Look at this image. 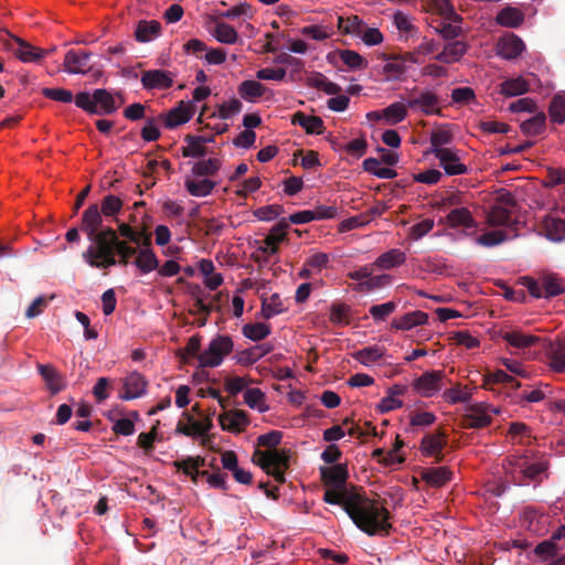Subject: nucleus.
Segmentation results:
<instances>
[{
	"label": "nucleus",
	"instance_id": "obj_1",
	"mask_svg": "<svg viewBox=\"0 0 565 565\" xmlns=\"http://www.w3.org/2000/svg\"><path fill=\"white\" fill-rule=\"evenodd\" d=\"M344 510L353 523L367 535H384L391 529L387 509L376 501L352 499L344 503Z\"/></svg>",
	"mask_w": 565,
	"mask_h": 565
},
{
	"label": "nucleus",
	"instance_id": "obj_2",
	"mask_svg": "<svg viewBox=\"0 0 565 565\" xmlns=\"http://www.w3.org/2000/svg\"><path fill=\"white\" fill-rule=\"evenodd\" d=\"M282 434L278 430H271L258 437L262 446L269 447L266 451L256 452V460L259 467L276 481H285V471L289 467L290 452L286 449L275 448L281 440Z\"/></svg>",
	"mask_w": 565,
	"mask_h": 565
},
{
	"label": "nucleus",
	"instance_id": "obj_3",
	"mask_svg": "<svg viewBox=\"0 0 565 565\" xmlns=\"http://www.w3.org/2000/svg\"><path fill=\"white\" fill-rule=\"evenodd\" d=\"M104 217L97 204L89 205L83 213L82 231L86 233L90 242L83 253L84 260L92 257L93 253L100 255L102 252L104 254L107 249L106 241L115 233L109 226L103 227Z\"/></svg>",
	"mask_w": 565,
	"mask_h": 565
},
{
	"label": "nucleus",
	"instance_id": "obj_4",
	"mask_svg": "<svg viewBox=\"0 0 565 565\" xmlns=\"http://www.w3.org/2000/svg\"><path fill=\"white\" fill-rule=\"evenodd\" d=\"M487 220L491 226H498L500 228L480 235L477 238L479 245L492 247L519 236V222L512 218L508 209L501 205L491 207L488 212Z\"/></svg>",
	"mask_w": 565,
	"mask_h": 565
},
{
	"label": "nucleus",
	"instance_id": "obj_5",
	"mask_svg": "<svg viewBox=\"0 0 565 565\" xmlns=\"http://www.w3.org/2000/svg\"><path fill=\"white\" fill-rule=\"evenodd\" d=\"M106 246L107 249L104 254L93 253V256L88 257L85 263L98 269H107L117 264L126 266L129 258L137 253L135 247L118 239L116 232L106 241Z\"/></svg>",
	"mask_w": 565,
	"mask_h": 565
},
{
	"label": "nucleus",
	"instance_id": "obj_6",
	"mask_svg": "<svg viewBox=\"0 0 565 565\" xmlns=\"http://www.w3.org/2000/svg\"><path fill=\"white\" fill-rule=\"evenodd\" d=\"M503 468L515 484H527L539 480L546 470V463L525 456H513L507 460Z\"/></svg>",
	"mask_w": 565,
	"mask_h": 565
},
{
	"label": "nucleus",
	"instance_id": "obj_7",
	"mask_svg": "<svg viewBox=\"0 0 565 565\" xmlns=\"http://www.w3.org/2000/svg\"><path fill=\"white\" fill-rule=\"evenodd\" d=\"M233 340L228 335L217 334L207 347L198 355V362L202 367H217L233 351Z\"/></svg>",
	"mask_w": 565,
	"mask_h": 565
},
{
	"label": "nucleus",
	"instance_id": "obj_8",
	"mask_svg": "<svg viewBox=\"0 0 565 565\" xmlns=\"http://www.w3.org/2000/svg\"><path fill=\"white\" fill-rule=\"evenodd\" d=\"M407 106L414 113L424 116L439 115L443 102L440 96L430 88H423L414 92L407 99Z\"/></svg>",
	"mask_w": 565,
	"mask_h": 565
},
{
	"label": "nucleus",
	"instance_id": "obj_9",
	"mask_svg": "<svg viewBox=\"0 0 565 565\" xmlns=\"http://www.w3.org/2000/svg\"><path fill=\"white\" fill-rule=\"evenodd\" d=\"M500 412L499 407L488 403H473L467 408L463 424L468 428H482L488 426L492 420V416L500 414Z\"/></svg>",
	"mask_w": 565,
	"mask_h": 565
},
{
	"label": "nucleus",
	"instance_id": "obj_10",
	"mask_svg": "<svg viewBox=\"0 0 565 565\" xmlns=\"http://www.w3.org/2000/svg\"><path fill=\"white\" fill-rule=\"evenodd\" d=\"M443 371H427L413 381V390L423 397L436 395L444 386Z\"/></svg>",
	"mask_w": 565,
	"mask_h": 565
},
{
	"label": "nucleus",
	"instance_id": "obj_11",
	"mask_svg": "<svg viewBox=\"0 0 565 565\" xmlns=\"http://www.w3.org/2000/svg\"><path fill=\"white\" fill-rule=\"evenodd\" d=\"M140 82L146 90H162L173 85L174 75L166 70H149L141 74Z\"/></svg>",
	"mask_w": 565,
	"mask_h": 565
},
{
	"label": "nucleus",
	"instance_id": "obj_12",
	"mask_svg": "<svg viewBox=\"0 0 565 565\" xmlns=\"http://www.w3.org/2000/svg\"><path fill=\"white\" fill-rule=\"evenodd\" d=\"M406 72V60L399 55L385 56L380 70L384 82L402 81Z\"/></svg>",
	"mask_w": 565,
	"mask_h": 565
},
{
	"label": "nucleus",
	"instance_id": "obj_13",
	"mask_svg": "<svg viewBox=\"0 0 565 565\" xmlns=\"http://www.w3.org/2000/svg\"><path fill=\"white\" fill-rule=\"evenodd\" d=\"M215 186L216 182L212 179L199 177L190 171L184 175V188L192 196L205 198L213 192Z\"/></svg>",
	"mask_w": 565,
	"mask_h": 565
},
{
	"label": "nucleus",
	"instance_id": "obj_14",
	"mask_svg": "<svg viewBox=\"0 0 565 565\" xmlns=\"http://www.w3.org/2000/svg\"><path fill=\"white\" fill-rule=\"evenodd\" d=\"M545 362L554 372H565V344L562 342L543 341Z\"/></svg>",
	"mask_w": 565,
	"mask_h": 565
},
{
	"label": "nucleus",
	"instance_id": "obj_15",
	"mask_svg": "<svg viewBox=\"0 0 565 565\" xmlns=\"http://www.w3.org/2000/svg\"><path fill=\"white\" fill-rule=\"evenodd\" d=\"M435 158L439 160L440 167L448 175H460L468 171L467 166L460 162L458 151L454 148L448 150L439 149Z\"/></svg>",
	"mask_w": 565,
	"mask_h": 565
},
{
	"label": "nucleus",
	"instance_id": "obj_16",
	"mask_svg": "<svg viewBox=\"0 0 565 565\" xmlns=\"http://www.w3.org/2000/svg\"><path fill=\"white\" fill-rule=\"evenodd\" d=\"M428 25L445 40H452L461 32L460 18L458 14L457 19H444L439 15L431 17Z\"/></svg>",
	"mask_w": 565,
	"mask_h": 565
},
{
	"label": "nucleus",
	"instance_id": "obj_17",
	"mask_svg": "<svg viewBox=\"0 0 565 565\" xmlns=\"http://www.w3.org/2000/svg\"><path fill=\"white\" fill-rule=\"evenodd\" d=\"M218 422L223 430H228L235 434L243 431L249 424L246 412L242 409H233L222 413L218 416Z\"/></svg>",
	"mask_w": 565,
	"mask_h": 565
},
{
	"label": "nucleus",
	"instance_id": "obj_18",
	"mask_svg": "<svg viewBox=\"0 0 565 565\" xmlns=\"http://www.w3.org/2000/svg\"><path fill=\"white\" fill-rule=\"evenodd\" d=\"M288 227L287 218H281L265 237L259 246V250L267 255H274L278 252V245L286 237V230Z\"/></svg>",
	"mask_w": 565,
	"mask_h": 565
},
{
	"label": "nucleus",
	"instance_id": "obj_19",
	"mask_svg": "<svg viewBox=\"0 0 565 565\" xmlns=\"http://www.w3.org/2000/svg\"><path fill=\"white\" fill-rule=\"evenodd\" d=\"M90 54L85 51L70 50L64 57V71L68 74H86L89 71Z\"/></svg>",
	"mask_w": 565,
	"mask_h": 565
},
{
	"label": "nucleus",
	"instance_id": "obj_20",
	"mask_svg": "<svg viewBox=\"0 0 565 565\" xmlns=\"http://www.w3.org/2000/svg\"><path fill=\"white\" fill-rule=\"evenodd\" d=\"M446 443V436L443 431L428 433L422 438L419 450L424 457L440 459Z\"/></svg>",
	"mask_w": 565,
	"mask_h": 565
},
{
	"label": "nucleus",
	"instance_id": "obj_21",
	"mask_svg": "<svg viewBox=\"0 0 565 565\" xmlns=\"http://www.w3.org/2000/svg\"><path fill=\"white\" fill-rule=\"evenodd\" d=\"M541 233L552 242L565 239V220L553 214L545 215L541 221Z\"/></svg>",
	"mask_w": 565,
	"mask_h": 565
},
{
	"label": "nucleus",
	"instance_id": "obj_22",
	"mask_svg": "<svg viewBox=\"0 0 565 565\" xmlns=\"http://www.w3.org/2000/svg\"><path fill=\"white\" fill-rule=\"evenodd\" d=\"M146 388L147 382L145 377L138 372H132L125 379L120 398L124 401L139 398L145 395Z\"/></svg>",
	"mask_w": 565,
	"mask_h": 565
},
{
	"label": "nucleus",
	"instance_id": "obj_23",
	"mask_svg": "<svg viewBox=\"0 0 565 565\" xmlns=\"http://www.w3.org/2000/svg\"><path fill=\"white\" fill-rule=\"evenodd\" d=\"M525 44L523 41L514 35L509 34L501 38L497 45L498 55L505 60L516 58L524 51Z\"/></svg>",
	"mask_w": 565,
	"mask_h": 565
},
{
	"label": "nucleus",
	"instance_id": "obj_24",
	"mask_svg": "<svg viewBox=\"0 0 565 565\" xmlns=\"http://www.w3.org/2000/svg\"><path fill=\"white\" fill-rule=\"evenodd\" d=\"M501 337L509 345L519 350L531 348L542 341L539 337L524 333L520 329L502 331Z\"/></svg>",
	"mask_w": 565,
	"mask_h": 565
},
{
	"label": "nucleus",
	"instance_id": "obj_25",
	"mask_svg": "<svg viewBox=\"0 0 565 565\" xmlns=\"http://www.w3.org/2000/svg\"><path fill=\"white\" fill-rule=\"evenodd\" d=\"M194 115V105L192 102H181L179 106L171 109L166 116V126L174 128L188 122Z\"/></svg>",
	"mask_w": 565,
	"mask_h": 565
},
{
	"label": "nucleus",
	"instance_id": "obj_26",
	"mask_svg": "<svg viewBox=\"0 0 565 565\" xmlns=\"http://www.w3.org/2000/svg\"><path fill=\"white\" fill-rule=\"evenodd\" d=\"M321 477L326 486L334 489H341L344 487L348 471L342 465H333L329 467L320 468Z\"/></svg>",
	"mask_w": 565,
	"mask_h": 565
},
{
	"label": "nucleus",
	"instance_id": "obj_27",
	"mask_svg": "<svg viewBox=\"0 0 565 565\" xmlns=\"http://www.w3.org/2000/svg\"><path fill=\"white\" fill-rule=\"evenodd\" d=\"M467 49L468 47L465 42L451 41L444 46L443 51L434 55V58L445 64H452L460 61V58L466 54Z\"/></svg>",
	"mask_w": 565,
	"mask_h": 565
},
{
	"label": "nucleus",
	"instance_id": "obj_28",
	"mask_svg": "<svg viewBox=\"0 0 565 565\" xmlns=\"http://www.w3.org/2000/svg\"><path fill=\"white\" fill-rule=\"evenodd\" d=\"M406 262V254L398 249L392 248L381 254L373 263V266L381 270H390L399 267Z\"/></svg>",
	"mask_w": 565,
	"mask_h": 565
},
{
	"label": "nucleus",
	"instance_id": "obj_29",
	"mask_svg": "<svg viewBox=\"0 0 565 565\" xmlns=\"http://www.w3.org/2000/svg\"><path fill=\"white\" fill-rule=\"evenodd\" d=\"M529 88V82L523 76H518L503 81L499 85L498 92L505 98H511L525 94Z\"/></svg>",
	"mask_w": 565,
	"mask_h": 565
},
{
	"label": "nucleus",
	"instance_id": "obj_30",
	"mask_svg": "<svg viewBox=\"0 0 565 565\" xmlns=\"http://www.w3.org/2000/svg\"><path fill=\"white\" fill-rule=\"evenodd\" d=\"M428 321V315L420 310L407 312L402 317L394 319L392 328L396 330H411L418 326H424Z\"/></svg>",
	"mask_w": 565,
	"mask_h": 565
},
{
	"label": "nucleus",
	"instance_id": "obj_31",
	"mask_svg": "<svg viewBox=\"0 0 565 565\" xmlns=\"http://www.w3.org/2000/svg\"><path fill=\"white\" fill-rule=\"evenodd\" d=\"M211 428V422L209 419L204 422L195 420L188 416L186 422H179L177 425V433L189 437H201L209 433Z\"/></svg>",
	"mask_w": 565,
	"mask_h": 565
},
{
	"label": "nucleus",
	"instance_id": "obj_32",
	"mask_svg": "<svg viewBox=\"0 0 565 565\" xmlns=\"http://www.w3.org/2000/svg\"><path fill=\"white\" fill-rule=\"evenodd\" d=\"M522 519L523 524L534 534L541 535L547 531L548 516L534 509H526Z\"/></svg>",
	"mask_w": 565,
	"mask_h": 565
},
{
	"label": "nucleus",
	"instance_id": "obj_33",
	"mask_svg": "<svg viewBox=\"0 0 565 565\" xmlns=\"http://www.w3.org/2000/svg\"><path fill=\"white\" fill-rule=\"evenodd\" d=\"M94 100H95V109L98 115H108L113 114L119 107V104L116 103L115 96L106 89H95L94 90Z\"/></svg>",
	"mask_w": 565,
	"mask_h": 565
},
{
	"label": "nucleus",
	"instance_id": "obj_34",
	"mask_svg": "<svg viewBox=\"0 0 565 565\" xmlns=\"http://www.w3.org/2000/svg\"><path fill=\"white\" fill-rule=\"evenodd\" d=\"M14 41L19 44L15 55L23 63H36L46 56L44 50L34 47L20 38H14Z\"/></svg>",
	"mask_w": 565,
	"mask_h": 565
},
{
	"label": "nucleus",
	"instance_id": "obj_35",
	"mask_svg": "<svg viewBox=\"0 0 565 565\" xmlns=\"http://www.w3.org/2000/svg\"><path fill=\"white\" fill-rule=\"evenodd\" d=\"M238 95L246 102L256 103L266 92L263 84L255 79H247L239 84Z\"/></svg>",
	"mask_w": 565,
	"mask_h": 565
},
{
	"label": "nucleus",
	"instance_id": "obj_36",
	"mask_svg": "<svg viewBox=\"0 0 565 565\" xmlns=\"http://www.w3.org/2000/svg\"><path fill=\"white\" fill-rule=\"evenodd\" d=\"M385 353V349L379 345H370L353 353L354 360L370 367L376 364Z\"/></svg>",
	"mask_w": 565,
	"mask_h": 565
},
{
	"label": "nucleus",
	"instance_id": "obj_37",
	"mask_svg": "<svg viewBox=\"0 0 565 565\" xmlns=\"http://www.w3.org/2000/svg\"><path fill=\"white\" fill-rule=\"evenodd\" d=\"M445 223L450 227H466L471 228L475 226L473 217L470 211L466 207H458L451 210L446 218Z\"/></svg>",
	"mask_w": 565,
	"mask_h": 565
},
{
	"label": "nucleus",
	"instance_id": "obj_38",
	"mask_svg": "<svg viewBox=\"0 0 565 565\" xmlns=\"http://www.w3.org/2000/svg\"><path fill=\"white\" fill-rule=\"evenodd\" d=\"M161 25L157 21H140L135 30L138 42H151L160 35Z\"/></svg>",
	"mask_w": 565,
	"mask_h": 565
},
{
	"label": "nucleus",
	"instance_id": "obj_39",
	"mask_svg": "<svg viewBox=\"0 0 565 565\" xmlns=\"http://www.w3.org/2000/svg\"><path fill=\"white\" fill-rule=\"evenodd\" d=\"M135 265L142 274H149L159 267V262L149 247H143L137 253Z\"/></svg>",
	"mask_w": 565,
	"mask_h": 565
},
{
	"label": "nucleus",
	"instance_id": "obj_40",
	"mask_svg": "<svg viewBox=\"0 0 565 565\" xmlns=\"http://www.w3.org/2000/svg\"><path fill=\"white\" fill-rule=\"evenodd\" d=\"M452 472L447 467L426 469L422 478L431 487H443L450 481Z\"/></svg>",
	"mask_w": 565,
	"mask_h": 565
},
{
	"label": "nucleus",
	"instance_id": "obj_41",
	"mask_svg": "<svg viewBox=\"0 0 565 565\" xmlns=\"http://www.w3.org/2000/svg\"><path fill=\"white\" fill-rule=\"evenodd\" d=\"M221 166V160L217 158L202 159L193 163L190 172L211 179L218 172Z\"/></svg>",
	"mask_w": 565,
	"mask_h": 565
},
{
	"label": "nucleus",
	"instance_id": "obj_42",
	"mask_svg": "<svg viewBox=\"0 0 565 565\" xmlns=\"http://www.w3.org/2000/svg\"><path fill=\"white\" fill-rule=\"evenodd\" d=\"M245 404L259 413H266L269 406L266 402V395L260 388H247L244 392Z\"/></svg>",
	"mask_w": 565,
	"mask_h": 565
},
{
	"label": "nucleus",
	"instance_id": "obj_43",
	"mask_svg": "<svg viewBox=\"0 0 565 565\" xmlns=\"http://www.w3.org/2000/svg\"><path fill=\"white\" fill-rule=\"evenodd\" d=\"M292 122L302 127L308 134L320 135L323 129V121L320 117L303 113H296Z\"/></svg>",
	"mask_w": 565,
	"mask_h": 565
},
{
	"label": "nucleus",
	"instance_id": "obj_44",
	"mask_svg": "<svg viewBox=\"0 0 565 565\" xmlns=\"http://www.w3.org/2000/svg\"><path fill=\"white\" fill-rule=\"evenodd\" d=\"M452 141V134L446 128H438L430 136V152L437 156L438 150H448L447 147Z\"/></svg>",
	"mask_w": 565,
	"mask_h": 565
},
{
	"label": "nucleus",
	"instance_id": "obj_45",
	"mask_svg": "<svg viewBox=\"0 0 565 565\" xmlns=\"http://www.w3.org/2000/svg\"><path fill=\"white\" fill-rule=\"evenodd\" d=\"M212 138H205L202 136H189L185 141L186 146L183 149L184 157L199 158L205 154L206 142L212 141Z\"/></svg>",
	"mask_w": 565,
	"mask_h": 565
},
{
	"label": "nucleus",
	"instance_id": "obj_46",
	"mask_svg": "<svg viewBox=\"0 0 565 565\" xmlns=\"http://www.w3.org/2000/svg\"><path fill=\"white\" fill-rule=\"evenodd\" d=\"M523 13L513 7L502 9L497 15V22L508 28H518L523 22Z\"/></svg>",
	"mask_w": 565,
	"mask_h": 565
},
{
	"label": "nucleus",
	"instance_id": "obj_47",
	"mask_svg": "<svg viewBox=\"0 0 565 565\" xmlns=\"http://www.w3.org/2000/svg\"><path fill=\"white\" fill-rule=\"evenodd\" d=\"M407 102H395L384 108L385 124L396 125L403 121L407 116Z\"/></svg>",
	"mask_w": 565,
	"mask_h": 565
},
{
	"label": "nucleus",
	"instance_id": "obj_48",
	"mask_svg": "<svg viewBox=\"0 0 565 565\" xmlns=\"http://www.w3.org/2000/svg\"><path fill=\"white\" fill-rule=\"evenodd\" d=\"M212 35L215 40L223 44H234L238 40L237 31L228 23L217 22Z\"/></svg>",
	"mask_w": 565,
	"mask_h": 565
},
{
	"label": "nucleus",
	"instance_id": "obj_49",
	"mask_svg": "<svg viewBox=\"0 0 565 565\" xmlns=\"http://www.w3.org/2000/svg\"><path fill=\"white\" fill-rule=\"evenodd\" d=\"M363 169L380 178V179H393L396 177L395 170L390 167H383L381 162L375 158H367L363 161Z\"/></svg>",
	"mask_w": 565,
	"mask_h": 565
},
{
	"label": "nucleus",
	"instance_id": "obj_50",
	"mask_svg": "<svg viewBox=\"0 0 565 565\" xmlns=\"http://www.w3.org/2000/svg\"><path fill=\"white\" fill-rule=\"evenodd\" d=\"M548 114L553 122L558 125L565 122V92L556 94L552 98Z\"/></svg>",
	"mask_w": 565,
	"mask_h": 565
},
{
	"label": "nucleus",
	"instance_id": "obj_51",
	"mask_svg": "<svg viewBox=\"0 0 565 565\" xmlns=\"http://www.w3.org/2000/svg\"><path fill=\"white\" fill-rule=\"evenodd\" d=\"M242 332L244 337L252 341H260L270 334L271 329L264 322H256L245 324L242 329Z\"/></svg>",
	"mask_w": 565,
	"mask_h": 565
},
{
	"label": "nucleus",
	"instance_id": "obj_52",
	"mask_svg": "<svg viewBox=\"0 0 565 565\" xmlns=\"http://www.w3.org/2000/svg\"><path fill=\"white\" fill-rule=\"evenodd\" d=\"M285 311V306L279 295L274 294L262 302V315L265 319H270Z\"/></svg>",
	"mask_w": 565,
	"mask_h": 565
},
{
	"label": "nucleus",
	"instance_id": "obj_53",
	"mask_svg": "<svg viewBox=\"0 0 565 565\" xmlns=\"http://www.w3.org/2000/svg\"><path fill=\"white\" fill-rule=\"evenodd\" d=\"M546 117L543 113L536 114L521 124V130L527 136H537L545 129Z\"/></svg>",
	"mask_w": 565,
	"mask_h": 565
},
{
	"label": "nucleus",
	"instance_id": "obj_54",
	"mask_svg": "<svg viewBox=\"0 0 565 565\" xmlns=\"http://www.w3.org/2000/svg\"><path fill=\"white\" fill-rule=\"evenodd\" d=\"M221 18L235 20V19H250L253 17L252 6L247 2H239L230 9L218 13Z\"/></svg>",
	"mask_w": 565,
	"mask_h": 565
},
{
	"label": "nucleus",
	"instance_id": "obj_55",
	"mask_svg": "<svg viewBox=\"0 0 565 565\" xmlns=\"http://www.w3.org/2000/svg\"><path fill=\"white\" fill-rule=\"evenodd\" d=\"M138 419V413L132 412L130 417H124L113 420L114 433L122 436H131L135 433V420Z\"/></svg>",
	"mask_w": 565,
	"mask_h": 565
},
{
	"label": "nucleus",
	"instance_id": "obj_56",
	"mask_svg": "<svg viewBox=\"0 0 565 565\" xmlns=\"http://www.w3.org/2000/svg\"><path fill=\"white\" fill-rule=\"evenodd\" d=\"M392 281V277L387 274H382L377 276H370L367 280L360 282L355 290L359 291H371L374 289L383 288L390 285Z\"/></svg>",
	"mask_w": 565,
	"mask_h": 565
},
{
	"label": "nucleus",
	"instance_id": "obj_57",
	"mask_svg": "<svg viewBox=\"0 0 565 565\" xmlns=\"http://www.w3.org/2000/svg\"><path fill=\"white\" fill-rule=\"evenodd\" d=\"M122 209V201L116 195H106L99 206L105 217H115Z\"/></svg>",
	"mask_w": 565,
	"mask_h": 565
},
{
	"label": "nucleus",
	"instance_id": "obj_58",
	"mask_svg": "<svg viewBox=\"0 0 565 565\" xmlns=\"http://www.w3.org/2000/svg\"><path fill=\"white\" fill-rule=\"evenodd\" d=\"M545 298L561 295L565 291V284L554 275H545L542 277Z\"/></svg>",
	"mask_w": 565,
	"mask_h": 565
},
{
	"label": "nucleus",
	"instance_id": "obj_59",
	"mask_svg": "<svg viewBox=\"0 0 565 565\" xmlns=\"http://www.w3.org/2000/svg\"><path fill=\"white\" fill-rule=\"evenodd\" d=\"M362 26L363 22L356 15L347 19L338 18V28L344 34L359 35L362 32Z\"/></svg>",
	"mask_w": 565,
	"mask_h": 565
},
{
	"label": "nucleus",
	"instance_id": "obj_60",
	"mask_svg": "<svg viewBox=\"0 0 565 565\" xmlns=\"http://www.w3.org/2000/svg\"><path fill=\"white\" fill-rule=\"evenodd\" d=\"M339 54L341 61L352 70H362L367 66L365 58L355 51L343 50Z\"/></svg>",
	"mask_w": 565,
	"mask_h": 565
},
{
	"label": "nucleus",
	"instance_id": "obj_61",
	"mask_svg": "<svg viewBox=\"0 0 565 565\" xmlns=\"http://www.w3.org/2000/svg\"><path fill=\"white\" fill-rule=\"evenodd\" d=\"M300 32L302 35H306L315 41L327 40L333 34L331 28L317 24L303 26Z\"/></svg>",
	"mask_w": 565,
	"mask_h": 565
},
{
	"label": "nucleus",
	"instance_id": "obj_62",
	"mask_svg": "<svg viewBox=\"0 0 565 565\" xmlns=\"http://www.w3.org/2000/svg\"><path fill=\"white\" fill-rule=\"evenodd\" d=\"M250 380L246 376H232L225 379V390L230 395H237L248 388Z\"/></svg>",
	"mask_w": 565,
	"mask_h": 565
},
{
	"label": "nucleus",
	"instance_id": "obj_63",
	"mask_svg": "<svg viewBox=\"0 0 565 565\" xmlns=\"http://www.w3.org/2000/svg\"><path fill=\"white\" fill-rule=\"evenodd\" d=\"M396 303L394 301H387L381 305H374L370 308L369 312L374 321H384L390 315L396 310Z\"/></svg>",
	"mask_w": 565,
	"mask_h": 565
},
{
	"label": "nucleus",
	"instance_id": "obj_64",
	"mask_svg": "<svg viewBox=\"0 0 565 565\" xmlns=\"http://www.w3.org/2000/svg\"><path fill=\"white\" fill-rule=\"evenodd\" d=\"M40 374L45 380L50 390L54 393L60 390V375L51 365L39 364L38 366Z\"/></svg>",
	"mask_w": 565,
	"mask_h": 565
}]
</instances>
